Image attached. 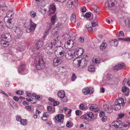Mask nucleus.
<instances>
[{"mask_svg": "<svg viewBox=\"0 0 130 130\" xmlns=\"http://www.w3.org/2000/svg\"><path fill=\"white\" fill-rule=\"evenodd\" d=\"M118 120L111 123L110 125V129L113 128L115 130V128L118 127L122 128V129H126L130 127V122H125L124 123L122 122V124H119L118 122Z\"/></svg>", "mask_w": 130, "mask_h": 130, "instance_id": "nucleus-1", "label": "nucleus"}, {"mask_svg": "<svg viewBox=\"0 0 130 130\" xmlns=\"http://www.w3.org/2000/svg\"><path fill=\"white\" fill-rule=\"evenodd\" d=\"M60 38L57 37L51 43H49L46 44L45 48L46 49H53L59 46V45H60L61 42L59 40Z\"/></svg>", "mask_w": 130, "mask_h": 130, "instance_id": "nucleus-2", "label": "nucleus"}, {"mask_svg": "<svg viewBox=\"0 0 130 130\" xmlns=\"http://www.w3.org/2000/svg\"><path fill=\"white\" fill-rule=\"evenodd\" d=\"M13 14V12L11 11H9L7 13L6 16L4 19V21L6 24V26L8 28H11L13 27V25L11 21V17Z\"/></svg>", "mask_w": 130, "mask_h": 130, "instance_id": "nucleus-3", "label": "nucleus"}, {"mask_svg": "<svg viewBox=\"0 0 130 130\" xmlns=\"http://www.w3.org/2000/svg\"><path fill=\"white\" fill-rule=\"evenodd\" d=\"M36 58L35 63L36 69L41 70L44 69L45 67V63L41 56Z\"/></svg>", "mask_w": 130, "mask_h": 130, "instance_id": "nucleus-4", "label": "nucleus"}, {"mask_svg": "<svg viewBox=\"0 0 130 130\" xmlns=\"http://www.w3.org/2000/svg\"><path fill=\"white\" fill-rule=\"evenodd\" d=\"M56 17V15L53 16L51 18V23H47V28L44 33V36L43 37V38H44L46 37L48 33H50V29L52 25L54 24L55 23Z\"/></svg>", "mask_w": 130, "mask_h": 130, "instance_id": "nucleus-5", "label": "nucleus"}, {"mask_svg": "<svg viewBox=\"0 0 130 130\" xmlns=\"http://www.w3.org/2000/svg\"><path fill=\"white\" fill-rule=\"evenodd\" d=\"M97 25V23L96 22H93L91 23H88L87 24L86 28L89 30L91 32H93V27L96 26Z\"/></svg>", "mask_w": 130, "mask_h": 130, "instance_id": "nucleus-6", "label": "nucleus"}, {"mask_svg": "<svg viewBox=\"0 0 130 130\" xmlns=\"http://www.w3.org/2000/svg\"><path fill=\"white\" fill-rule=\"evenodd\" d=\"M73 51V53L74 54L75 57L76 55H77V56H80L84 53L83 49L82 48H77Z\"/></svg>", "mask_w": 130, "mask_h": 130, "instance_id": "nucleus-7", "label": "nucleus"}, {"mask_svg": "<svg viewBox=\"0 0 130 130\" xmlns=\"http://www.w3.org/2000/svg\"><path fill=\"white\" fill-rule=\"evenodd\" d=\"M73 50L71 51L69 50L65 53V57L66 59L70 60L75 57L74 54L73 53Z\"/></svg>", "mask_w": 130, "mask_h": 130, "instance_id": "nucleus-8", "label": "nucleus"}, {"mask_svg": "<svg viewBox=\"0 0 130 130\" xmlns=\"http://www.w3.org/2000/svg\"><path fill=\"white\" fill-rule=\"evenodd\" d=\"M30 26H28V28L26 30L27 32H29L30 31L31 32L33 31L34 30L36 26V24L34 23L31 20H30Z\"/></svg>", "mask_w": 130, "mask_h": 130, "instance_id": "nucleus-9", "label": "nucleus"}, {"mask_svg": "<svg viewBox=\"0 0 130 130\" xmlns=\"http://www.w3.org/2000/svg\"><path fill=\"white\" fill-rule=\"evenodd\" d=\"M62 60L61 58L59 57L54 58L53 60V65L54 66H57L62 63Z\"/></svg>", "mask_w": 130, "mask_h": 130, "instance_id": "nucleus-10", "label": "nucleus"}, {"mask_svg": "<svg viewBox=\"0 0 130 130\" xmlns=\"http://www.w3.org/2000/svg\"><path fill=\"white\" fill-rule=\"evenodd\" d=\"M82 91L84 94L86 95L92 94L94 92V90L92 88H87L83 89Z\"/></svg>", "mask_w": 130, "mask_h": 130, "instance_id": "nucleus-11", "label": "nucleus"}, {"mask_svg": "<svg viewBox=\"0 0 130 130\" xmlns=\"http://www.w3.org/2000/svg\"><path fill=\"white\" fill-rule=\"evenodd\" d=\"M2 39H3L9 41L11 40V35L9 33H6L2 35Z\"/></svg>", "mask_w": 130, "mask_h": 130, "instance_id": "nucleus-12", "label": "nucleus"}, {"mask_svg": "<svg viewBox=\"0 0 130 130\" xmlns=\"http://www.w3.org/2000/svg\"><path fill=\"white\" fill-rule=\"evenodd\" d=\"M73 46V41L71 40H68L64 44L65 47L66 48L70 49Z\"/></svg>", "mask_w": 130, "mask_h": 130, "instance_id": "nucleus-13", "label": "nucleus"}, {"mask_svg": "<svg viewBox=\"0 0 130 130\" xmlns=\"http://www.w3.org/2000/svg\"><path fill=\"white\" fill-rule=\"evenodd\" d=\"M89 109L91 110H93L95 112H100V109L97 108L98 105L95 104H90L89 105Z\"/></svg>", "mask_w": 130, "mask_h": 130, "instance_id": "nucleus-14", "label": "nucleus"}, {"mask_svg": "<svg viewBox=\"0 0 130 130\" xmlns=\"http://www.w3.org/2000/svg\"><path fill=\"white\" fill-rule=\"evenodd\" d=\"M40 49L38 48V47H37L33 48L31 50L32 52V54H31L32 55H34V56L36 57V58H38V57H39L40 56H39L37 54H38L40 53Z\"/></svg>", "mask_w": 130, "mask_h": 130, "instance_id": "nucleus-15", "label": "nucleus"}, {"mask_svg": "<svg viewBox=\"0 0 130 130\" xmlns=\"http://www.w3.org/2000/svg\"><path fill=\"white\" fill-rule=\"evenodd\" d=\"M60 45H59V46L58 47V51H59V49L60 50L59 52V54H58V56L60 58L64 56V54L66 51V49L63 48L62 47L60 46Z\"/></svg>", "mask_w": 130, "mask_h": 130, "instance_id": "nucleus-16", "label": "nucleus"}, {"mask_svg": "<svg viewBox=\"0 0 130 130\" xmlns=\"http://www.w3.org/2000/svg\"><path fill=\"white\" fill-rule=\"evenodd\" d=\"M125 67V64L121 62L115 66L113 68L114 70H118L120 69L123 68Z\"/></svg>", "mask_w": 130, "mask_h": 130, "instance_id": "nucleus-17", "label": "nucleus"}, {"mask_svg": "<svg viewBox=\"0 0 130 130\" xmlns=\"http://www.w3.org/2000/svg\"><path fill=\"white\" fill-rule=\"evenodd\" d=\"M103 107L104 110L106 112L109 113L112 112V108L111 107V106L109 107L108 105L105 104L103 105Z\"/></svg>", "mask_w": 130, "mask_h": 130, "instance_id": "nucleus-18", "label": "nucleus"}, {"mask_svg": "<svg viewBox=\"0 0 130 130\" xmlns=\"http://www.w3.org/2000/svg\"><path fill=\"white\" fill-rule=\"evenodd\" d=\"M48 12L50 14H54L56 11V7L55 5H51L49 8Z\"/></svg>", "mask_w": 130, "mask_h": 130, "instance_id": "nucleus-19", "label": "nucleus"}, {"mask_svg": "<svg viewBox=\"0 0 130 130\" xmlns=\"http://www.w3.org/2000/svg\"><path fill=\"white\" fill-rule=\"evenodd\" d=\"M25 66L24 64L20 66L18 69V72L21 74H25L24 73L26 70L25 69Z\"/></svg>", "mask_w": 130, "mask_h": 130, "instance_id": "nucleus-20", "label": "nucleus"}, {"mask_svg": "<svg viewBox=\"0 0 130 130\" xmlns=\"http://www.w3.org/2000/svg\"><path fill=\"white\" fill-rule=\"evenodd\" d=\"M80 59L79 58L75 59L73 61V64L75 67H79L80 66Z\"/></svg>", "mask_w": 130, "mask_h": 130, "instance_id": "nucleus-21", "label": "nucleus"}, {"mask_svg": "<svg viewBox=\"0 0 130 130\" xmlns=\"http://www.w3.org/2000/svg\"><path fill=\"white\" fill-rule=\"evenodd\" d=\"M78 0H69L67 3V6L68 7L70 8H72V6L73 5L74 2L75 3H77V1Z\"/></svg>", "mask_w": 130, "mask_h": 130, "instance_id": "nucleus-22", "label": "nucleus"}, {"mask_svg": "<svg viewBox=\"0 0 130 130\" xmlns=\"http://www.w3.org/2000/svg\"><path fill=\"white\" fill-rule=\"evenodd\" d=\"M109 44L112 46H116L118 44V40L116 39L111 40L109 41Z\"/></svg>", "mask_w": 130, "mask_h": 130, "instance_id": "nucleus-23", "label": "nucleus"}, {"mask_svg": "<svg viewBox=\"0 0 130 130\" xmlns=\"http://www.w3.org/2000/svg\"><path fill=\"white\" fill-rule=\"evenodd\" d=\"M55 119L58 122H61L64 119V116L62 114H58L55 117Z\"/></svg>", "mask_w": 130, "mask_h": 130, "instance_id": "nucleus-24", "label": "nucleus"}, {"mask_svg": "<svg viewBox=\"0 0 130 130\" xmlns=\"http://www.w3.org/2000/svg\"><path fill=\"white\" fill-rule=\"evenodd\" d=\"M47 51H46V53L48 55H51L55 53V52L58 50V48L56 47V48L53 49H47Z\"/></svg>", "mask_w": 130, "mask_h": 130, "instance_id": "nucleus-25", "label": "nucleus"}, {"mask_svg": "<svg viewBox=\"0 0 130 130\" xmlns=\"http://www.w3.org/2000/svg\"><path fill=\"white\" fill-rule=\"evenodd\" d=\"M111 107L112 109L115 110H119L121 108V106L120 105L118 104H116L115 102L114 105H111Z\"/></svg>", "mask_w": 130, "mask_h": 130, "instance_id": "nucleus-26", "label": "nucleus"}, {"mask_svg": "<svg viewBox=\"0 0 130 130\" xmlns=\"http://www.w3.org/2000/svg\"><path fill=\"white\" fill-rule=\"evenodd\" d=\"M115 0H108L107 3L108 6L107 7L108 9L110 7H113L115 6L114 2Z\"/></svg>", "mask_w": 130, "mask_h": 130, "instance_id": "nucleus-27", "label": "nucleus"}, {"mask_svg": "<svg viewBox=\"0 0 130 130\" xmlns=\"http://www.w3.org/2000/svg\"><path fill=\"white\" fill-rule=\"evenodd\" d=\"M9 41L4 40L3 39H2V40L0 42L1 44L3 46L6 47L8 46L9 45Z\"/></svg>", "mask_w": 130, "mask_h": 130, "instance_id": "nucleus-28", "label": "nucleus"}, {"mask_svg": "<svg viewBox=\"0 0 130 130\" xmlns=\"http://www.w3.org/2000/svg\"><path fill=\"white\" fill-rule=\"evenodd\" d=\"M80 66L83 68L86 66L87 64V61L84 59H82V60H80Z\"/></svg>", "mask_w": 130, "mask_h": 130, "instance_id": "nucleus-29", "label": "nucleus"}, {"mask_svg": "<svg viewBox=\"0 0 130 130\" xmlns=\"http://www.w3.org/2000/svg\"><path fill=\"white\" fill-rule=\"evenodd\" d=\"M70 21L72 23H75L76 22V16L75 14L73 13L70 17Z\"/></svg>", "mask_w": 130, "mask_h": 130, "instance_id": "nucleus-30", "label": "nucleus"}, {"mask_svg": "<svg viewBox=\"0 0 130 130\" xmlns=\"http://www.w3.org/2000/svg\"><path fill=\"white\" fill-rule=\"evenodd\" d=\"M57 95L58 97L61 99L65 96V93L63 90H61L58 92Z\"/></svg>", "mask_w": 130, "mask_h": 130, "instance_id": "nucleus-31", "label": "nucleus"}, {"mask_svg": "<svg viewBox=\"0 0 130 130\" xmlns=\"http://www.w3.org/2000/svg\"><path fill=\"white\" fill-rule=\"evenodd\" d=\"M15 31L16 35L20 37L22 35V31L19 29H17Z\"/></svg>", "mask_w": 130, "mask_h": 130, "instance_id": "nucleus-32", "label": "nucleus"}, {"mask_svg": "<svg viewBox=\"0 0 130 130\" xmlns=\"http://www.w3.org/2000/svg\"><path fill=\"white\" fill-rule=\"evenodd\" d=\"M107 46V44L106 43L104 42L100 46V49L101 50H103L105 49Z\"/></svg>", "mask_w": 130, "mask_h": 130, "instance_id": "nucleus-33", "label": "nucleus"}, {"mask_svg": "<svg viewBox=\"0 0 130 130\" xmlns=\"http://www.w3.org/2000/svg\"><path fill=\"white\" fill-rule=\"evenodd\" d=\"M95 69V67L94 65L89 66L88 68V70L90 72H93L94 71Z\"/></svg>", "mask_w": 130, "mask_h": 130, "instance_id": "nucleus-34", "label": "nucleus"}, {"mask_svg": "<svg viewBox=\"0 0 130 130\" xmlns=\"http://www.w3.org/2000/svg\"><path fill=\"white\" fill-rule=\"evenodd\" d=\"M81 118L82 119H84L85 122H87L89 121V119L88 118L87 115L85 114L81 117Z\"/></svg>", "mask_w": 130, "mask_h": 130, "instance_id": "nucleus-35", "label": "nucleus"}, {"mask_svg": "<svg viewBox=\"0 0 130 130\" xmlns=\"http://www.w3.org/2000/svg\"><path fill=\"white\" fill-rule=\"evenodd\" d=\"M25 48V46L24 45H22L18 47L17 49L18 50L20 51H23Z\"/></svg>", "mask_w": 130, "mask_h": 130, "instance_id": "nucleus-36", "label": "nucleus"}, {"mask_svg": "<svg viewBox=\"0 0 130 130\" xmlns=\"http://www.w3.org/2000/svg\"><path fill=\"white\" fill-rule=\"evenodd\" d=\"M37 47H38V48H40L43 45V43L42 41H39L37 42Z\"/></svg>", "mask_w": 130, "mask_h": 130, "instance_id": "nucleus-37", "label": "nucleus"}, {"mask_svg": "<svg viewBox=\"0 0 130 130\" xmlns=\"http://www.w3.org/2000/svg\"><path fill=\"white\" fill-rule=\"evenodd\" d=\"M47 109L51 113L54 112L55 111V109L54 107L52 108V107L50 106H49L47 107Z\"/></svg>", "mask_w": 130, "mask_h": 130, "instance_id": "nucleus-38", "label": "nucleus"}, {"mask_svg": "<svg viewBox=\"0 0 130 130\" xmlns=\"http://www.w3.org/2000/svg\"><path fill=\"white\" fill-rule=\"evenodd\" d=\"M38 11L42 13L43 14H45L46 11V10L45 9H42L41 8H38Z\"/></svg>", "mask_w": 130, "mask_h": 130, "instance_id": "nucleus-39", "label": "nucleus"}, {"mask_svg": "<svg viewBox=\"0 0 130 130\" xmlns=\"http://www.w3.org/2000/svg\"><path fill=\"white\" fill-rule=\"evenodd\" d=\"M116 36L117 37H119L120 36H122L123 37L124 36V34L123 32L122 31H119L117 32Z\"/></svg>", "mask_w": 130, "mask_h": 130, "instance_id": "nucleus-40", "label": "nucleus"}, {"mask_svg": "<svg viewBox=\"0 0 130 130\" xmlns=\"http://www.w3.org/2000/svg\"><path fill=\"white\" fill-rule=\"evenodd\" d=\"M27 120L26 119H22L20 121V123L21 124L25 125H26L27 123Z\"/></svg>", "mask_w": 130, "mask_h": 130, "instance_id": "nucleus-41", "label": "nucleus"}, {"mask_svg": "<svg viewBox=\"0 0 130 130\" xmlns=\"http://www.w3.org/2000/svg\"><path fill=\"white\" fill-rule=\"evenodd\" d=\"M87 115L88 119H89V118H90L91 119H92V117H93V113L92 112H90L89 113L87 114Z\"/></svg>", "mask_w": 130, "mask_h": 130, "instance_id": "nucleus-42", "label": "nucleus"}, {"mask_svg": "<svg viewBox=\"0 0 130 130\" xmlns=\"http://www.w3.org/2000/svg\"><path fill=\"white\" fill-rule=\"evenodd\" d=\"M125 115L123 113H120L118 115V119H121L123 118Z\"/></svg>", "mask_w": 130, "mask_h": 130, "instance_id": "nucleus-43", "label": "nucleus"}, {"mask_svg": "<svg viewBox=\"0 0 130 130\" xmlns=\"http://www.w3.org/2000/svg\"><path fill=\"white\" fill-rule=\"evenodd\" d=\"M30 15L33 18L35 17L36 15V13L34 11H32L30 12Z\"/></svg>", "mask_w": 130, "mask_h": 130, "instance_id": "nucleus-44", "label": "nucleus"}, {"mask_svg": "<svg viewBox=\"0 0 130 130\" xmlns=\"http://www.w3.org/2000/svg\"><path fill=\"white\" fill-rule=\"evenodd\" d=\"M118 39L119 40H123L126 41L130 42V38L129 37L127 38H119Z\"/></svg>", "mask_w": 130, "mask_h": 130, "instance_id": "nucleus-45", "label": "nucleus"}, {"mask_svg": "<svg viewBox=\"0 0 130 130\" xmlns=\"http://www.w3.org/2000/svg\"><path fill=\"white\" fill-rule=\"evenodd\" d=\"M61 101L63 102H66L68 101L67 97L65 96L61 98Z\"/></svg>", "mask_w": 130, "mask_h": 130, "instance_id": "nucleus-46", "label": "nucleus"}, {"mask_svg": "<svg viewBox=\"0 0 130 130\" xmlns=\"http://www.w3.org/2000/svg\"><path fill=\"white\" fill-rule=\"evenodd\" d=\"M128 90V92H129V89L127 88L126 86H123L122 88V91L123 92H125Z\"/></svg>", "mask_w": 130, "mask_h": 130, "instance_id": "nucleus-47", "label": "nucleus"}, {"mask_svg": "<svg viewBox=\"0 0 130 130\" xmlns=\"http://www.w3.org/2000/svg\"><path fill=\"white\" fill-rule=\"evenodd\" d=\"M92 8H94V11L95 12L97 13L98 11V7L95 5H93L92 6Z\"/></svg>", "mask_w": 130, "mask_h": 130, "instance_id": "nucleus-48", "label": "nucleus"}, {"mask_svg": "<svg viewBox=\"0 0 130 130\" xmlns=\"http://www.w3.org/2000/svg\"><path fill=\"white\" fill-rule=\"evenodd\" d=\"M116 104H118L119 105H120L121 104L122 102V101L120 99H118V100H117L115 101Z\"/></svg>", "mask_w": 130, "mask_h": 130, "instance_id": "nucleus-49", "label": "nucleus"}, {"mask_svg": "<svg viewBox=\"0 0 130 130\" xmlns=\"http://www.w3.org/2000/svg\"><path fill=\"white\" fill-rule=\"evenodd\" d=\"M23 91L19 90H17L16 91V93L17 94H18L20 95H22L23 93Z\"/></svg>", "mask_w": 130, "mask_h": 130, "instance_id": "nucleus-50", "label": "nucleus"}, {"mask_svg": "<svg viewBox=\"0 0 130 130\" xmlns=\"http://www.w3.org/2000/svg\"><path fill=\"white\" fill-rule=\"evenodd\" d=\"M16 119L17 121H19L20 122L21 120L22 119L20 116L17 115L16 116Z\"/></svg>", "mask_w": 130, "mask_h": 130, "instance_id": "nucleus-51", "label": "nucleus"}, {"mask_svg": "<svg viewBox=\"0 0 130 130\" xmlns=\"http://www.w3.org/2000/svg\"><path fill=\"white\" fill-rule=\"evenodd\" d=\"M107 117L106 116H104L102 118L101 120L103 122H105L107 120Z\"/></svg>", "mask_w": 130, "mask_h": 130, "instance_id": "nucleus-52", "label": "nucleus"}, {"mask_svg": "<svg viewBox=\"0 0 130 130\" xmlns=\"http://www.w3.org/2000/svg\"><path fill=\"white\" fill-rule=\"evenodd\" d=\"M105 112L103 111H101L100 112L99 114L100 117H103L104 116H105Z\"/></svg>", "mask_w": 130, "mask_h": 130, "instance_id": "nucleus-53", "label": "nucleus"}, {"mask_svg": "<svg viewBox=\"0 0 130 130\" xmlns=\"http://www.w3.org/2000/svg\"><path fill=\"white\" fill-rule=\"evenodd\" d=\"M67 20L66 18H63L61 20V24H64L65 22Z\"/></svg>", "mask_w": 130, "mask_h": 130, "instance_id": "nucleus-54", "label": "nucleus"}, {"mask_svg": "<svg viewBox=\"0 0 130 130\" xmlns=\"http://www.w3.org/2000/svg\"><path fill=\"white\" fill-rule=\"evenodd\" d=\"M76 76H75V74L73 73L72 74V81H74L76 78Z\"/></svg>", "mask_w": 130, "mask_h": 130, "instance_id": "nucleus-55", "label": "nucleus"}, {"mask_svg": "<svg viewBox=\"0 0 130 130\" xmlns=\"http://www.w3.org/2000/svg\"><path fill=\"white\" fill-rule=\"evenodd\" d=\"M81 112V111L79 110H77L75 111L76 114L77 116H78L80 114Z\"/></svg>", "mask_w": 130, "mask_h": 130, "instance_id": "nucleus-56", "label": "nucleus"}, {"mask_svg": "<svg viewBox=\"0 0 130 130\" xmlns=\"http://www.w3.org/2000/svg\"><path fill=\"white\" fill-rule=\"evenodd\" d=\"M25 107L29 111H30L31 110V107L30 106H26Z\"/></svg>", "mask_w": 130, "mask_h": 130, "instance_id": "nucleus-57", "label": "nucleus"}, {"mask_svg": "<svg viewBox=\"0 0 130 130\" xmlns=\"http://www.w3.org/2000/svg\"><path fill=\"white\" fill-rule=\"evenodd\" d=\"M13 99L14 101H18L19 99V98L18 97L15 96L13 97Z\"/></svg>", "mask_w": 130, "mask_h": 130, "instance_id": "nucleus-58", "label": "nucleus"}, {"mask_svg": "<svg viewBox=\"0 0 130 130\" xmlns=\"http://www.w3.org/2000/svg\"><path fill=\"white\" fill-rule=\"evenodd\" d=\"M59 102L57 101H54L53 103V106H56L59 104Z\"/></svg>", "mask_w": 130, "mask_h": 130, "instance_id": "nucleus-59", "label": "nucleus"}, {"mask_svg": "<svg viewBox=\"0 0 130 130\" xmlns=\"http://www.w3.org/2000/svg\"><path fill=\"white\" fill-rule=\"evenodd\" d=\"M123 95L122 93H119L118 95L119 98L121 99L122 100H123L122 98L123 97Z\"/></svg>", "mask_w": 130, "mask_h": 130, "instance_id": "nucleus-60", "label": "nucleus"}, {"mask_svg": "<svg viewBox=\"0 0 130 130\" xmlns=\"http://www.w3.org/2000/svg\"><path fill=\"white\" fill-rule=\"evenodd\" d=\"M85 16L87 18H89L91 16V14L89 12H87L85 14Z\"/></svg>", "mask_w": 130, "mask_h": 130, "instance_id": "nucleus-61", "label": "nucleus"}, {"mask_svg": "<svg viewBox=\"0 0 130 130\" xmlns=\"http://www.w3.org/2000/svg\"><path fill=\"white\" fill-rule=\"evenodd\" d=\"M84 39L82 37H80L78 40V41L79 42L81 43L83 42L84 41Z\"/></svg>", "mask_w": 130, "mask_h": 130, "instance_id": "nucleus-62", "label": "nucleus"}, {"mask_svg": "<svg viewBox=\"0 0 130 130\" xmlns=\"http://www.w3.org/2000/svg\"><path fill=\"white\" fill-rule=\"evenodd\" d=\"M31 103L32 104H35L36 103V100L35 99H31Z\"/></svg>", "mask_w": 130, "mask_h": 130, "instance_id": "nucleus-63", "label": "nucleus"}, {"mask_svg": "<svg viewBox=\"0 0 130 130\" xmlns=\"http://www.w3.org/2000/svg\"><path fill=\"white\" fill-rule=\"evenodd\" d=\"M85 108L83 104H81L80 105V108L81 109H83Z\"/></svg>", "mask_w": 130, "mask_h": 130, "instance_id": "nucleus-64", "label": "nucleus"}]
</instances>
